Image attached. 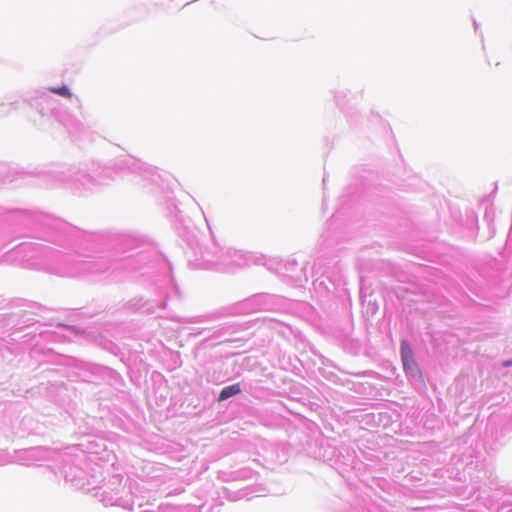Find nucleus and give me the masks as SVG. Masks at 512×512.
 <instances>
[{
  "instance_id": "f257e3e1",
  "label": "nucleus",
  "mask_w": 512,
  "mask_h": 512,
  "mask_svg": "<svg viewBox=\"0 0 512 512\" xmlns=\"http://www.w3.org/2000/svg\"><path fill=\"white\" fill-rule=\"evenodd\" d=\"M401 358L406 371H414L417 368L413 358V352L406 341L401 342Z\"/></svg>"
},
{
  "instance_id": "7ed1b4c3",
  "label": "nucleus",
  "mask_w": 512,
  "mask_h": 512,
  "mask_svg": "<svg viewBox=\"0 0 512 512\" xmlns=\"http://www.w3.org/2000/svg\"><path fill=\"white\" fill-rule=\"evenodd\" d=\"M51 91L53 93H56V94L61 95L63 97H68V98L72 97V94H71V92H70V90L68 89L67 86H62V87H58V88H51Z\"/></svg>"
},
{
  "instance_id": "f03ea898",
  "label": "nucleus",
  "mask_w": 512,
  "mask_h": 512,
  "mask_svg": "<svg viewBox=\"0 0 512 512\" xmlns=\"http://www.w3.org/2000/svg\"><path fill=\"white\" fill-rule=\"evenodd\" d=\"M240 393H241V386L239 383H235V384L226 386L221 390V392L219 394L218 401L221 402V401L227 400L228 398L238 395Z\"/></svg>"
}]
</instances>
